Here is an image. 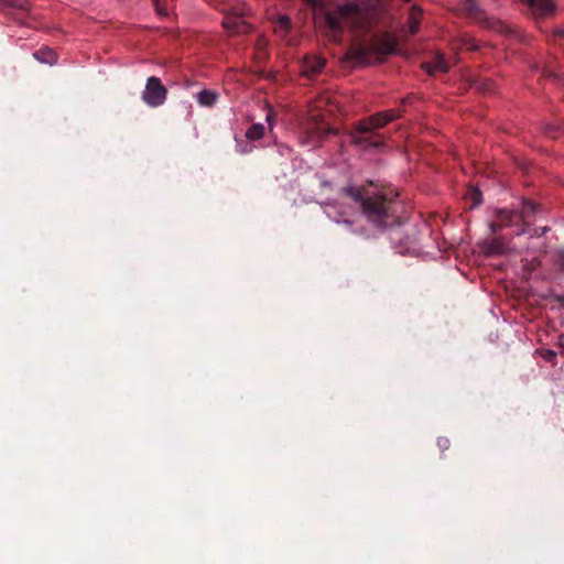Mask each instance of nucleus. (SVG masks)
<instances>
[{
	"instance_id": "nucleus-1",
	"label": "nucleus",
	"mask_w": 564,
	"mask_h": 564,
	"mask_svg": "<svg viewBox=\"0 0 564 564\" xmlns=\"http://www.w3.org/2000/svg\"><path fill=\"white\" fill-rule=\"evenodd\" d=\"M345 195L350 198L352 206L348 208H337L335 205H327L326 215L337 224L351 225V217L360 210L371 223L381 226L388 214L386 200L382 197L364 198L359 187L348 185L343 189Z\"/></svg>"
},
{
	"instance_id": "nucleus-2",
	"label": "nucleus",
	"mask_w": 564,
	"mask_h": 564,
	"mask_svg": "<svg viewBox=\"0 0 564 564\" xmlns=\"http://www.w3.org/2000/svg\"><path fill=\"white\" fill-rule=\"evenodd\" d=\"M326 25L335 31L340 32L344 25L351 28H364L369 19L368 9L358 3H345L339 6L335 11L324 13Z\"/></svg>"
},
{
	"instance_id": "nucleus-3",
	"label": "nucleus",
	"mask_w": 564,
	"mask_h": 564,
	"mask_svg": "<svg viewBox=\"0 0 564 564\" xmlns=\"http://www.w3.org/2000/svg\"><path fill=\"white\" fill-rule=\"evenodd\" d=\"M397 41L391 35H383L376 39L370 45H356L351 47L348 57L360 63H367L371 56H386L394 52Z\"/></svg>"
},
{
	"instance_id": "nucleus-4",
	"label": "nucleus",
	"mask_w": 564,
	"mask_h": 564,
	"mask_svg": "<svg viewBox=\"0 0 564 564\" xmlns=\"http://www.w3.org/2000/svg\"><path fill=\"white\" fill-rule=\"evenodd\" d=\"M166 98L167 89L162 84L161 79L155 76H150L141 94L142 101L151 108H158L166 101Z\"/></svg>"
},
{
	"instance_id": "nucleus-5",
	"label": "nucleus",
	"mask_w": 564,
	"mask_h": 564,
	"mask_svg": "<svg viewBox=\"0 0 564 564\" xmlns=\"http://www.w3.org/2000/svg\"><path fill=\"white\" fill-rule=\"evenodd\" d=\"M399 117L400 112L395 110L379 112L377 115L369 117L368 119L360 121L357 124V132L360 134L371 132L380 127H383L384 124L391 122L392 120Z\"/></svg>"
},
{
	"instance_id": "nucleus-6",
	"label": "nucleus",
	"mask_w": 564,
	"mask_h": 564,
	"mask_svg": "<svg viewBox=\"0 0 564 564\" xmlns=\"http://www.w3.org/2000/svg\"><path fill=\"white\" fill-rule=\"evenodd\" d=\"M496 218H498L501 223L507 225V227H511L521 221L523 225L528 224V217L531 213H534V206L530 203H525L523 205V209L521 213H517L514 210L508 209H496Z\"/></svg>"
},
{
	"instance_id": "nucleus-7",
	"label": "nucleus",
	"mask_w": 564,
	"mask_h": 564,
	"mask_svg": "<svg viewBox=\"0 0 564 564\" xmlns=\"http://www.w3.org/2000/svg\"><path fill=\"white\" fill-rule=\"evenodd\" d=\"M503 237L480 240L477 246L485 256H500L510 251L509 242Z\"/></svg>"
},
{
	"instance_id": "nucleus-8",
	"label": "nucleus",
	"mask_w": 564,
	"mask_h": 564,
	"mask_svg": "<svg viewBox=\"0 0 564 564\" xmlns=\"http://www.w3.org/2000/svg\"><path fill=\"white\" fill-rule=\"evenodd\" d=\"M243 14L245 13L242 11H232L231 13H226L223 20V26L227 30L228 33L236 34L249 31V25L242 19Z\"/></svg>"
},
{
	"instance_id": "nucleus-9",
	"label": "nucleus",
	"mask_w": 564,
	"mask_h": 564,
	"mask_svg": "<svg viewBox=\"0 0 564 564\" xmlns=\"http://www.w3.org/2000/svg\"><path fill=\"white\" fill-rule=\"evenodd\" d=\"M325 66V59L321 56L310 55L304 57L302 63V74L312 77L318 74Z\"/></svg>"
},
{
	"instance_id": "nucleus-10",
	"label": "nucleus",
	"mask_w": 564,
	"mask_h": 564,
	"mask_svg": "<svg viewBox=\"0 0 564 564\" xmlns=\"http://www.w3.org/2000/svg\"><path fill=\"white\" fill-rule=\"evenodd\" d=\"M218 98V93L212 89H203L195 95V99L200 107H213Z\"/></svg>"
},
{
	"instance_id": "nucleus-11",
	"label": "nucleus",
	"mask_w": 564,
	"mask_h": 564,
	"mask_svg": "<svg viewBox=\"0 0 564 564\" xmlns=\"http://www.w3.org/2000/svg\"><path fill=\"white\" fill-rule=\"evenodd\" d=\"M423 67L430 75H434L437 72L445 73L448 70V66L442 54H436L434 61L423 64Z\"/></svg>"
},
{
	"instance_id": "nucleus-12",
	"label": "nucleus",
	"mask_w": 564,
	"mask_h": 564,
	"mask_svg": "<svg viewBox=\"0 0 564 564\" xmlns=\"http://www.w3.org/2000/svg\"><path fill=\"white\" fill-rule=\"evenodd\" d=\"M33 55L41 63L54 65L57 62V55L51 48H41Z\"/></svg>"
},
{
	"instance_id": "nucleus-13",
	"label": "nucleus",
	"mask_w": 564,
	"mask_h": 564,
	"mask_svg": "<svg viewBox=\"0 0 564 564\" xmlns=\"http://www.w3.org/2000/svg\"><path fill=\"white\" fill-rule=\"evenodd\" d=\"M306 129H307L306 135L302 137L300 142L303 145H314L321 137L322 129L317 128V127H313V128L307 127Z\"/></svg>"
},
{
	"instance_id": "nucleus-14",
	"label": "nucleus",
	"mask_w": 564,
	"mask_h": 564,
	"mask_svg": "<svg viewBox=\"0 0 564 564\" xmlns=\"http://www.w3.org/2000/svg\"><path fill=\"white\" fill-rule=\"evenodd\" d=\"M265 128L262 123H254L246 131L249 141H258L263 138Z\"/></svg>"
},
{
	"instance_id": "nucleus-15",
	"label": "nucleus",
	"mask_w": 564,
	"mask_h": 564,
	"mask_svg": "<svg viewBox=\"0 0 564 564\" xmlns=\"http://www.w3.org/2000/svg\"><path fill=\"white\" fill-rule=\"evenodd\" d=\"M354 144L360 147L361 149H367L370 147H379L381 145V141L379 140H370L369 137L364 135H354L352 137Z\"/></svg>"
},
{
	"instance_id": "nucleus-16",
	"label": "nucleus",
	"mask_w": 564,
	"mask_h": 564,
	"mask_svg": "<svg viewBox=\"0 0 564 564\" xmlns=\"http://www.w3.org/2000/svg\"><path fill=\"white\" fill-rule=\"evenodd\" d=\"M421 11L416 8H412L409 17L408 28L411 34H415L419 31V20Z\"/></svg>"
},
{
	"instance_id": "nucleus-17",
	"label": "nucleus",
	"mask_w": 564,
	"mask_h": 564,
	"mask_svg": "<svg viewBox=\"0 0 564 564\" xmlns=\"http://www.w3.org/2000/svg\"><path fill=\"white\" fill-rule=\"evenodd\" d=\"M290 26H291V20L288 15H280L278 18L276 32H279L281 34H285L290 30Z\"/></svg>"
},
{
	"instance_id": "nucleus-18",
	"label": "nucleus",
	"mask_w": 564,
	"mask_h": 564,
	"mask_svg": "<svg viewBox=\"0 0 564 564\" xmlns=\"http://www.w3.org/2000/svg\"><path fill=\"white\" fill-rule=\"evenodd\" d=\"M304 1L313 7L314 15L316 19L323 13L324 3L322 2V0H304Z\"/></svg>"
},
{
	"instance_id": "nucleus-19",
	"label": "nucleus",
	"mask_w": 564,
	"mask_h": 564,
	"mask_svg": "<svg viewBox=\"0 0 564 564\" xmlns=\"http://www.w3.org/2000/svg\"><path fill=\"white\" fill-rule=\"evenodd\" d=\"M469 195H470V198L473 199V203L470 206L471 208L477 207L481 204L482 197H481V192L479 189L474 188L473 191H470Z\"/></svg>"
},
{
	"instance_id": "nucleus-20",
	"label": "nucleus",
	"mask_w": 564,
	"mask_h": 564,
	"mask_svg": "<svg viewBox=\"0 0 564 564\" xmlns=\"http://www.w3.org/2000/svg\"><path fill=\"white\" fill-rule=\"evenodd\" d=\"M507 227V225H505L503 223H501L498 218L497 220H494V221H490L489 223V229L492 234H496L498 231H501L502 229H505Z\"/></svg>"
},
{
	"instance_id": "nucleus-21",
	"label": "nucleus",
	"mask_w": 564,
	"mask_h": 564,
	"mask_svg": "<svg viewBox=\"0 0 564 564\" xmlns=\"http://www.w3.org/2000/svg\"><path fill=\"white\" fill-rule=\"evenodd\" d=\"M0 2L8 7L28 10V6L19 2L18 0H0Z\"/></svg>"
},
{
	"instance_id": "nucleus-22",
	"label": "nucleus",
	"mask_w": 564,
	"mask_h": 564,
	"mask_svg": "<svg viewBox=\"0 0 564 564\" xmlns=\"http://www.w3.org/2000/svg\"><path fill=\"white\" fill-rule=\"evenodd\" d=\"M540 355L546 361H553L556 357V352L552 349H543L540 351Z\"/></svg>"
},
{
	"instance_id": "nucleus-23",
	"label": "nucleus",
	"mask_w": 564,
	"mask_h": 564,
	"mask_svg": "<svg viewBox=\"0 0 564 564\" xmlns=\"http://www.w3.org/2000/svg\"><path fill=\"white\" fill-rule=\"evenodd\" d=\"M278 151L281 156H286V158H290L293 152V150L289 145H285V144H280L278 147Z\"/></svg>"
},
{
	"instance_id": "nucleus-24",
	"label": "nucleus",
	"mask_w": 564,
	"mask_h": 564,
	"mask_svg": "<svg viewBox=\"0 0 564 564\" xmlns=\"http://www.w3.org/2000/svg\"><path fill=\"white\" fill-rule=\"evenodd\" d=\"M400 235H401L400 228H394L390 231V238L392 241H394Z\"/></svg>"
},
{
	"instance_id": "nucleus-25",
	"label": "nucleus",
	"mask_w": 564,
	"mask_h": 564,
	"mask_svg": "<svg viewBox=\"0 0 564 564\" xmlns=\"http://www.w3.org/2000/svg\"><path fill=\"white\" fill-rule=\"evenodd\" d=\"M438 446L442 448V449H446L448 448L449 446V441L447 438H440L438 440Z\"/></svg>"
},
{
	"instance_id": "nucleus-26",
	"label": "nucleus",
	"mask_w": 564,
	"mask_h": 564,
	"mask_svg": "<svg viewBox=\"0 0 564 564\" xmlns=\"http://www.w3.org/2000/svg\"><path fill=\"white\" fill-rule=\"evenodd\" d=\"M557 344L561 349V355L564 356V334L558 336Z\"/></svg>"
},
{
	"instance_id": "nucleus-27",
	"label": "nucleus",
	"mask_w": 564,
	"mask_h": 564,
	"mask_svg": "<svg viewBox=\"0 0 564 564\" xmlns=\"http://www.w3.org/2000/svg\"><path fill=\"white\" fill-rule=\"evenodd\" d=\"M273 117H274V116H273V112H272V111H269V112L267 113V116H265V120H267V122L269 123V126H270V127H272V126H273Z\"/></svg>"
},
{
	"instance_id": "nucleus-28",
	"label": "nucleus",
	"mask_w": 564,
	"mask_h": 564,
	"mask_svg": "<svg viewBox=\"0 0 564 564\" xmlns=\"http://www.w3.org/2000/svg\"><path fill=\"white\" fill-rule=\"evenodd\" d=\"M555 34L564 36V28L556 29Z\"/></svg>"
},
{
	"instance_id": "nucleus-29",
	"label": "nucleus",
	"mask_w": 564,
	"mask_h": 564,
	"mask_svg": "<svg viewBox=\"0 0 564 564\" xmlns=\"http://www.w3.org/2000/svg\"><path fill=\"white\" fill-rule=\"evenodd\" d=\"M546 230H547V228H542V229L540 230V232H538V230H535L534 235L542 236V235H544V234L546 232Z\"/></svg>"
},
{
	"instance_id": "nucleus-30",
	"label": "nucleus",
	"mask_w": 564,
	"mask_h": 564,
	"mask_svg": "<svg viewBox=\"0 0 564 564\" xmlns=\"http://www.w3.org/2000/svg\"><path fill=\"white\" fill-rule=\"evenodd\" d=\"M524 234H527V229H524V228H523V229H521V230L517 231V232L514 234V236H518V237H519V236H522V235H524Z\"/></svg>"
},
{
	"instance_id": "nucleus-31",
	"label": "nucleus",
	"mask_w": 564,
	"mask_h": 564,
	"mask_svg": "<svg viewBox=\"0 0 564 564\" xmlns=\"http://www.w3.org/2000/svg\"><path fill=\"white\" fill-rule=\"evenodd\" d=\"M398 251H399L400 253H404V252H409V251H410V249H409V248H406V249H401V248H400V249H398Z\"/></svg>"
},
{
	"instance_id": "nucleus-32",
	"label": "nucleus",
	"mask_w": 564,
	"mask_h": 564,
	"mask_svg": "<svg viewBox=\"0 0 564 564\" xmlns=\"http://www.w3.org/2000/svg\"><path fill=\"white\" fill-rule=\"evenodd\" d=\"M153 1L155 2V4H158V1H159V0H153ZM156 10H158V12H159L160 14H163V12L160 10L159 6H156Z\"/></svg>"
},
{
	"instance_id": "nucleus-33",
	"label": "nucleus",
	"mask_w": 564,
	"mask_h": 564,
	"mask_svg": "<svg viewBox=\"0 0 564 564\" xmlns=\"http://www.w3.org/2000/svg\"><path fill=\"white\" fill-rule=\"evenodd\" d=\"M237 150H238L240 153H246V152H247V150H246V149H243V148H239V147L237 148Z\"/></svg>"
}]
</instances>
